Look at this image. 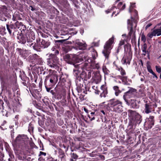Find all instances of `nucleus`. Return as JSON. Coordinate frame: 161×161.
<instances>
[{
  "instance_id": "obj_6",
  "label": "nucleus",
  "mask_w": 161,
  "mask_h": 161,
  "mask_svg": "<svg viewBox=\"0 0 161 161\" xmlns=\"http://www.w3.org/2000/svg\"><path fill=\"white\" fill-rule=\"evenodd\" d=\"M128 115L130 119V120L136 123L139 124L142 121V117L138 113L131 110H128Z\"/></svg>"
},
{
  "instance_id": "obj_63",
  "label": "nucleus",
  "mask_w": 161,
  "mask_h": 161,
  "mask_svg": "<svg viewBox=\"0 0 161 161\" xmlns=\"http://www.w3.org/2000/svg\"><path fill=\"white\" fill-rule=\"evenodd\" d=\"M130 61L129 59L128 58H127V61H126V64H130Z\"/></svg>"
},
{
  "instance_id": "obj_30",
  "label": "nucleus",
  "mask_w": 161,
  "mask_h": 161,
  "mask_svg": "<svg viewBox=\"0 0 161 161\" xmlns=\"http://www.w3.org/2000/svg\"><path fill=\"white\" fill-rule=\"evenodd\" d=\"M147 45L146 43H144L142 47V50L143 53H146V51H147Z\"/></svg>"
},
{
  "instance_id": "obj_42",
  "label": "nucleus",
  "mask_w": 161,
  "mask_h": 161,
  "mask_svg": "<svg viewBox=\"0 0 161 161\" xmlns=\"http://www.w3.org/2000/svg\"><path fill=\"white\" fill-rule=\"evenodd\" d=\"M141 39L142 41L144 42L146 41V38L145 36L143 34H142L141 36Z\"/></svg>"
},
{
  "instance_id": "obj_32",
  "label": "nucleus",
  "mask_w": 161,
  "mask_h": 161,
  "mask_svg": "<svg viewBox=\"0 0 161 161\" xmlns=\"http://www.w3.org/2000/svg\"><path fill=\"white\" fill-rule=\"evenodd\" d=\"M58 153L59 154V157H61L65 155L64 151L61 148H59L58 149Z\"/></svg>"
},
{
  "instance_id": "obj_62",
  "label": "nucleus",
  "mask_w": 161,
  "mask_h": 161,
  "mask_svg": "<svg viewBox=\"0 0 161 161\" xmlns=\"http://www.w3.org/2000/svg\"><path fill=\"white\" fill-rule=\"evenodd\" d=\"M124 42L123 41H121L119 44V46H121L124 44Z\"/></svg>"
},
{
  "instance_id": "obj_18",
  "label": "nucleus",
  "mask_w": 161,
  "mask_h": 161,
  "mask_svg": "<svg viewBox=\"0 0 161 161\" xmlns=\"http://www.w3.org/2000/svg\"><path fill=\"white\" fill-rule=\"evenodd\" d=\"M40 46L42 48H47L50 45V42L42 39L39 43Z\"/></svg>"
},
{
  "instance_id": "obj_29",
  "label": "nucleus",
  "mask_w": 161,
  "mask_h": 161,
  "mask_svg": "<svg viewBox=\"0 0 161 161\" xmlns=\"http://www.w3.org/2000/svg\"><path fill=\"white\" fill-rule=\"evenodd\" d=\"M138 93L139 94V96H138V97H143L145 96V94L143 89H139L138 91Z\"/></svg>"
},
{
  "instance_id": "obj_14",
  "label": "nucleus",
  "mask_w": 161,
  "mask_h": 161,
  "mask_svg": "<svg viewBox=\"0 0 161 161\" xmlns=\"http://www.w3.org/2000/svg\"><path fill=\"white\" fill-rule=\"evenodd\" d=\"M161 35V30L160 27L159 29H155L151 33H149L147 36L150 38L153 36H159Z\"/></svg>"
},
{
  "instance_id": "obj_64",
  "label": "nucleus",
  "mask_w": 161,
  "mask_h": 161,
  "mask_svg": "<svg viewBox=\"0 0 161 161\" xmlns=\"http://www.w3.org/2000/svg\"><path fill=\"white\" fill-rule=\"evenodd\" d=\"M15 15H14L13 16V17L12 18V20L14 21H15L16 20V18L15 16Z\"/></svg>"
},
{
  "instance_id": "obj_54",
  "label": "nucleus",
  "mask_w": 161,
  "mask_h": 161,
  "mask_svg": "<svg viewBox=\"0 0 161 161\" xmlns=\"http://www.w3.org/2000/svg\"><path fill=\"white\" fill-rule=\"evenodd\" d=\"M123 5V3L122 2H120L118 5L117 7L118 8H120L121 6Z\"/></svg>"
},
{
  "instance_id": "obj_28",
  "label": "nucleus",
  "mask_w": 161,
  "mask_h": 161,
  "mask_svg": "<svg viewBox=\"0 0 161 161\" xmlns=\"http://www.w3.org/2000/svg\"><path fill=\"white\" fill-rule=\"evenodd\" d=\"M16 29L17 30L20 28V26L22 25V23L21 22H19L18 21H17L14 24Z\"/></svg>"
},
{
  "instance_id": "obj_55",
  "label": "nucleus",
  "mask_w": 161,
  "mask_h": 161,
  "mask_svg": "<svg viewBox=\"0 0 161 161\" xmlns=\"http://www.w3.org/2000/svg\"><path fill=\"white\" fill-rule=\"evenodd\" d=\"M46 155V153L42 152L40 151V155H43L45 156Z\"/></svg>"
},
{
  "instance_id": "obj_52",
  "label": "nucleus",
  "mask_w": 161,
  "mask_h": 161,
  "mask_svg": "<svg viewBox=\"0 0 161 161\" xmlns=\"http://www.w3.org/2000/svg\"><path fill=\"white\" fill-rule=\"evenodd\" d=\"M150 53V50H149V49H148L147 51H146V53H143L142 54V55L144 56H145L146 55V54H149V53Z\"/></svg>"
},
{
  "instance_id": "obj_60",
  "label": "nucleus",
  "mask_w": 161,
  "mask_h": 161,
  "mask_svg": "<svg viewBox=\"0 0 161 161\" xmlns=\"http://www.w3.org/2000/svg\"><path fill=\"white\" fill-rule=\"evenodd\" d=\"M88 117L89 118V119H90L91 121H92L95 119V118L94 117H93L91 118V116L90 115H88Z\"/></svg>"
},
{
  "instance_id": "obj_34",
  "label": "nucleus",
  "mask_w": 161,
  "mask_h": 161,
  "mask_svg": "<svg viewBox=\"0 0 161 161\" xmlns=\"http://www.w3.org/2000/svg\"><path fill=\"white\" fill-rule=\"evenodd\" d=\"M88 64L87 63H84L83 64H82L81 65H79V67H80L83 69H85L87 65Z\"/></svg>"
},
{
  "instance_id": "obj_24",
  "label": "nucleus",
  "mask_w": 161,
  "mask_h": 161,
  "mask_svg": "<svg viewBox=\"0 0 161 161\" xmlns=\"http://www.w3.org/2000/svg\"><path fill=\"white\" fill-rule=\"evenodd\" d=\"M90 49L92 51V58L94 60H95L97 56V53L92 47L90 48Z\"/></svg>"
},
{
  "instance_id": "obj_53",
  "label": "nucleus",
  "mask_w": 161,
  "mask_h": 161,
  "mask_svg": "<svg viewBox=\"0 0 161 161\" xmlns=\"http://www.w3.org/2000/svg\"><path fill=\"white\" fill-rule=\"evenodd\" d=\"M65 155H64V156H63L60 157V158H61V161H65Z\"/></svg>"
},
{
  "instance_id": "obj_43",
  "label": "nucleus",
  "mask_w": 161,
  "mask_h": 161,
  "mask_svg": "<svg viewBox=\"0 0 161 161\" xmlns=\"http://www.w3.org/2000/svg\"><path fill=\"white\" fill-rule=\"evenodd\" d=\"M7 10V7L5 6H3L2 7L0 8V10L2 12L5 11Z\"/></svg>"
},
{
  "instance_id": "obj_58",
  "label": "nucleus",
  "mask_w": 161,
  "mask_h": 161,
  "mask_svg": "<svg viewBox=\"0 0 161 161\" xmlns=\"http://www.w3.org/2000/svg\"><path fill=\"white\" fill-rule=\"evenodd\" d=\"M64 41V40H56L55 41V42L56 43H57V42H60V43H62Z\"/></svg>"
},
{
  "instance_id": "obj_50",
  "label": "nucleus",
  "mask_w": 161,
  "mask_h": 161,
  "mask_svg": "<svg viewBox=\"0 0 161 161\" xmlns=\"http://www.w3.org/2000/svg\"><path fill=\"white\" fill-rule=\"evenodd\" d=\"M121 48V47L120 46H118L117 48L115 49H116V53L118 54L119 52V50H120Z\"/></svg>"
},
{
  "instance_id": "obj_44",
  "label": "nucleus",
  "mask_w": 161,
  "mask_h": 161,
  "mask_svg": "<svg viewBox=\"0 0 161 161\" xmlns=\"http://www.w3.org/2000/svg\"><path fill=\"white\" fill-rule=\"evenodd\" d=\"M115 6H113L111 8L108 9L107 10L105 11L106 13L108 14L111 12V11L113 10L115 8Z\"/></svg>"
},
{
  "instance_id": "obj_1",
  "label": "nucleus",
  "mask_w": 161,
  "mask_h": 161,
  "mask_svg": "<svg viewBox=\"0 0 161 161\" xmlns=\"http://www.w3.org/2000/svg\"><path fill=\"white\" fill-rule=\"evenodd\" d=\"M17 38L18 42L22 44H25L27 43V45L37 51H40V48L35 43H34L32 42L35 39V36L33 32H27L25 34H23L22 33L18 35Z\"/></svg>"
},
{
  "instance_id": "obj_51",
  "label": "nucleus",
  "mask_w": 161,
  "mask_h": 161,
  "mask_svg": "<svg viewBox=\"0 0 161 161\" xmlns=\"http://www.w3.org/2000/svg\"><path fill=\"white\" fill-rule=\"evenodd\" d=\"M147 69L148 71L150 73L151 72H152L153 70L151 69V67L150 66H148L147 67Z\"/></svg>"
},
{
  "instance_id": "obj_47",
  "label": "nucleus",
  "mask_w": 161,
  "mask_h": 161,
  "mask_svg": "<svg viewBox=\"0 0 161 161\" xmlns=\"http://www.w3.org/2000/svg\"><path fill=\"white\" fill-rule=\"evenodd\" d=\"M1 30L4 33L6 34V32H5L6 31V28L4 27L3 26H1Z\"/></svg>"
},
{
  "instance_id": "obj_10",
  "label": "nucleus",
  "mask_w": 161,
  "mask_h": 161,
  "mask_svg": "<svg viewBox=\"0 0 161 161\" xmlns=\"http://www.w3.org/2000/svg\"><path fill=\"white\" fill-rule=\"evenodd\" d=\"M126 103L128 105L130 106L131 108H139V105L137 103V100L135 98L131 97L130 98H127V101L125 99H124Z\"/></svg>"
},
{
  "instance_id": "obj_4",
  "label": "nucleus",
  "mask_w": 161,
  "mask_h": 161,
  "mask_svg": "<svg viewBox=\"0 0 161 161\" xmlns=\"http://www.w3.org/2000/svg\"><path fill=\"white\" fill-rule=\"evenodd\" d=\"M114 37L112 36L106 42L104 45V49L102 51V53L107 59H108L110 50L112 48V44L114 43Z\"/></svg>"
},
{
  "instance_id": "obj_48",
  "label": "nucleus",
  "mask_w": 161,
  "mask_h": 161,
  "mask_svg": "<svg viewBox=\"0 0 161 161\" xmlns=\"http://www.w3.org/2000/svg\"><path fill=\"white\" fill-rule=\"evenodd\" d=\"M9 26L10 29H11L16 30L15 26L14 24H12L9 25Z\"/></svg>"
},
{
  "instance_id": "obj_22",
  "label": "nucleus",
  "mask_w": 161,
  "mask_h": 161,
  "mask_svg": "<svg viewBox=\"0 0 161 161\" xmlns=\"http://www.w3.org/2000/svg\"><path fill=\"white\" fill-rule=\"evenodd\" d=\"M136 124L135 123L133 122L131 120L129 121V124L128 126V128L130 130L131 129H134L136 126Z\"/></svg>"
},
{
  "instance_id": "obj_5",
  "label": "nucleus",
  "mask_w": 161,
  "mask_h": 161,
  "mask_svg": "<svg viewBox=\"0 0 161 161\" xmlns=\"http://www.w3.org/2000/svg\"><path fill=\"white\" fill-rule=\"evenodd\" d=\"M58 76L55 74L50 72L44 80V84L53 86L55 85L58 81Z\"/></svg>"
},
{
  "instance_id": "obj_7",
  "label": "nucleus",
  "mask_w": 161,
  "mask_h": 161,
  "mask_svg": "<svg viewBox=\"0 0 161 161\" xmlns=\"http://www.w3.org/2000/svg\"><path fill=\"white\" fill-rule=\"evenodd\" d=\"M29 58L30 62L32 64V65H30L31 67L34 66L36 64L42 65L44 64V61L42 58L36 54L30 56Z\"/></svg>"
},
{
  "instance_id": "obj_39",
  "label": "nucleus",
  "mask_w": 161,
  "mask_h": 161,
  "mask_svg": "<svg viewBox=\"0 0 161 161\" xmlns=\"http://www.w3.org/2000/svg\"><path fill=\"white\" fill-rule=\"evenodd\" d=\"M6 28H7V29L8 30L9 34L10 35H11V34L12 33V30L10 29V28L9 25H8V24L6 25Z\"/></svg>"
},
{
  "instance_id": "obj_16",
  "label": "nucleus",
  "mask_w": 161,
  "mask_h": 161,
  "mask_svg": "<svg viewBox=\"0 0 161 161\" xmlns=\"http://www.w3.org/2000/svg\"><path fill=\"white\" fill-rule=\"evenodd\" d=\"M154 117L153 116H150L148 118L147 123L148 125V128L151 129L152 126L154 125Z\"/></svg>"
},
{
  "instance_id": "obj_46",
  "label": "nucleus",
  "mask_w": 161,
  "mask_h": 161,
  "mask_svg": "<svg viewBox=\"0 0 161 161\" xmlns=\"http://www.w3.org/2000/svg\"><path fill=\"white\" fill-rule=\"evenodd\" d=\"M72 157L75 159H76L78 158V156L76 154L73 153L72 154Z\"/></svg>"
},
{
  "instance_id": "obj_49",
  "label": "nucleus",
  "mask_w": 161,
  "mask_h": 161,
  "mask_svg": "<svg viewBox=\"0 0 161 161\" xmlns=\"http://www.w3.org/2000/svg\"><path fill=\"white\" fill-rule=\"evenodd\" d=\"M125 4L123 5L122 7L120 8V10H119V11L116 14L115 16H116L117 14H119L120 10H123L125 8Z\"/></svg>"
},
{
  "instance_id": "obj_37",
  "label": "nucleus",
  "mask_w": 161,
  "mask_h": 161,
  "mask_svg": "<svg viewBox=\"0 0 161 161\" xmlns=\"http://www.w3.org/2000/svg\"><path fill=\"white\" fill-rule=\"evenodd\" d=\"M28 128V130L30 132L33 131V126L31 123L29 124Z\"/></svg>"
},
{
  "instance_id": "obj_40",
  "label": "nucleus",
  "mask_w": 161,
  "mask_h": 161,
  "mask_svg": "<svg viewBox=\"0 0 161 161\" xmlns=\"http://www.w3.org/2000/svg\"><path fill=\"white\" fill-rule=\"evenodd\" d=\"M155 68L157 72L159 73H161V68L160 67L158 66H156Z\"/></svg>"
},
{
  "instance_id": "obj_23",
  "label": "nucleus",
  "mask_w": 161,
  "mask_h": 161,
  "mask_svg": "<svg viewBox=\"0 0 161 161\" xmlns=\"http://www.w3.org/2000/svg\"><path fill=\"white\" fill-rule=\"evenodd\" d=\"M115 66L116 68V69L120 72L121 76L126 75V72L121 67H118L117 65H115Z\"/></svg>"
},
{
  "instance_id": "obj_25",
  "label": "nucleus",
  "mask_w": 161,
  "mask_h": 161,
  "mask_svg": "<svg viewBox=\"0 0 161 161\" xmlns=\"http://www.w3.org/2000/svg\"><path fill=\"white\" fill-rule=\"evenodd\" d=\"M115 91V94L116 96H118L121 93V91L119 89V88L117 86H114L113 87Z\"/></svg>"
},
{
  "instance_id": "obj_57",
  "label": "nucleus",
  "mask_w": 161,
  "mask_h": 161,
  "mask_svg": "<svg viewBox=\"0 0 161 161\" xmlns=\"http://www.w3.org/2000/svg\"><path fill=\"white\" fill-rule=\"evenodd\" d=\"M100 67L98 63L96 64L95 65V68L98 69Z\"/></svg>"
},
{
  "instance_id": "obj_59",
  "label": "nucleus",
  "mask_w": 161,
  "mask_h": 161,
  "mask_svg": "<svg viewBox=\"0 0 161 161\" xmlns=\"http://www.w3.org/2000/svg\"><path fill=\"white\" fill-rule=\"evenodd\" d=\"M29 8L32 11H34V10H35V9L32 6H30Z\"/></svg>"
},
{
  "instance_id": "obj_12",
  "label": "nucleus",
  "mask_w": 161,
  "mask_h": 161,
  "mask_svg": "<svg viewBox=\"0 0 161 161\" xmlns=\"http://www.w3.org/2000/svg\"><path fill=\"white\" fill-rule=\"evenodd\" d=\"M156 107L157 105L156 103L152 105L151 103H147L145 104V108L144 111L145 113L148 114L151 112L153 108Z\"/></svg>"
},
{
  "instance_id": "obj_56",
  "label": "nucleus",
  "mask_w": 161,
  "mask_h": 161,
  "mask_svg": "<svg viewBox=\"0 0 161 161\" xmlns=\"http://www.w3.org/2000/svg\"><path fill=\"white\" fill-rule=\"evenodd\" d=\"M158 111L159 114H161L160 116H159V118H160V122L161 123V108L159 109V110Z\"/></svg>"
},
{
  "instance_id": "obj_26",
  "label": "nucleus",
  "mask_w": 161,
  "mask_h": 161,
  "mask_svg": "<svg viewBox=\"0 0 161 161\" xmlns=\"http://www.w3.org/2000/svg\"><path fill=\"white\" fill-rule=\"evenodd\" d=\"M119 78H120L122 81V83L125 85H127L128 82L127 81V77L124 76H119Z\"/></svg>"
},
{
  "instance_id": "obj_45",
  "label": "nucleus",
  "mask_w": 161,
  "mask_h": 161,
  "mask_svg": "<svg viewBox=\"0 0 161 161\" xmlns=\"http://www.w3.org/2000/svg\"><path fill=\"white\" fill-rule=\"evenodd\" d=\"M84 58L86 61L87 62H88L89 63L91 61V59H89L88 57L87 56H86V57L84 56Z\"/></svg>"
},
{
  "instance_id": "obj_27",
  "label": "nucleus",
  "mask_w": 161,
  "mask_h": 161,
  "mask_svg": "<svg viewBox=\"0 0 161 161\" xmlns=\"http://www.w3.org/2000/svg\"><path fill=\"white\" fill-rule=\"evenodd\" d=\"M18 159L21 160V161L26 160V156L24 154L23 155L21 154L18 155L17 156Z\"/></svg>"
},
{
  "instance_id": "obj_2",
  "label": "nucleus",
  "mask_w": 161,
  "mask_h": 161,
  "mask_svg": "<svg viewBox=\"0 0 161 161\" xmlns=\"http://www.w3.org/2000/svg\"><path fill=\"white\" fill-rule=\"evenodd\" d=\"M137 21L132 16L130 19L127 20V28L129 31V36L130 38L131 36V42L134 44H136L135 31L133 30V28H135L137 26Z\"/></svg>"
},
{
  "instance_id": "obj_15",
  "label": "nucleus",
  "mask_w": 161,
  "mask_h": 161,
  "mask_svg": "<svg viewBox=\"0 0 161 161\" xmlns=\"http://www.w3.org/2000/svg\"><path fill=\"white\" fill-rule=\"evenodd\" d=\"M82 81H81L80 80L77 79L76 81V85L77 86L76 89L78 92H81V90L83 87V83L84 79L82 80Z\"/></svg>"
},
{
  "instance_id": "obj_33",
  "label": "nucleus",
  "mask_w": 161,
  "mask_h": 161,
  "mask_svg": "<svg viewBox=\"0 0 161 161\" xmlns=\"http://www.w3.org/2000/svg\"><path fill=\"white\" fill-rule=\"evenodd\" d=\"M127 58L126 56H124L123 58L121 60V62L122 63V64H124L126 63Z\"/></svg>"
},
{
  "instance_id": "obj_38",
  "label": "nucleus",
  "mask_w": 161,
  "mask_h": 161,
  "mask_svg": "<svg viewBox=\"0 0 161 161\" xmlns=\"http://www.w3.org/2000/svg\"><path fill=\"white\" fill-rule=\"evenodd\" d=\"M4 103L2 100H0V109H4Z\"/></svg>"
},
{
  "instance_id": "obj_21",
  "label": "nucleus",
  "mask_w": 161,
  "mask_h": 161,
  "mask_svg": "<svg viewBox=\"0 0 161 161\" xmlns=\"http://www.w3.org/2000/svg\"><path fill=\"white\" fill-rule=\"evenodd\" d=\"M76 43L79 46L80 50H84L86 48V45L85 42L82 43L77 41Z\"/></svg>"
},
{
  "instance_id": "obj_61",
  "label": "nucleus",
  "mask_w": 161,
  "mask_h": 161,
  "mask_svg": "<svg viewBox=\"0 0 161 161\" xmlns=\"http://www.w3.org/2000/svg\"><path fill=\"white\" fill-rule=\"evenodd\" d=\"M9 155L10 156H11V158H9L8 159V161H12V156H14L13 155H10V154H9Z\"/></svg>"
},
{
  "instance_id": "obj_3",
  "label": "nucleus",
  "mask_w": 161,
  "mask_h": 161,
  "mask_svg": "<svg viewBox=\"0 0 161 161\" xmlns=\"http://www.w3.org/2000/svg\"><path fill=\"white\" fill-rule=\"evenodd\" d=\"M108 106L113 111L117 113H120L122 111L123 107L122 106V102L119 100L115 99H112L108 101Z\"/></svg>"
},
{
  "instance_id": "obj_19",
  "label": "nucleus",
  "mask_w": 161,
  "mask_h": 161,
  "mask_svg": "<svg viewBox=\"0 0 161 161\" xmlns=\"http://www.w3.org/2000/svg\"><path fill=\"white\" fill-rule=\"evenodd\" d=\"M92 78L97 82H100L101 80V75L99 72L94 73L92 75Z\"/></svg>"
},
{
  "instance_id": "obj_13",
  "label": "nucleus",
  "mask_w": 161,
  "mask_h": 161,
  "mask_svg": "<svg viewBox=\"0 0 161 161\" xmlns=\"http://www.w3.org/2000/svg\"><path fill=\"white\" fill-rule=\"evenodd\" d=\"M130 89L129 91L125 93L123 96V99H125L126 101H127V98H130L132 97L133 96V93L136 92V90L131 87H129Z\"/></svg>"
},
{
  "instance_id": "obj_11",
  "label": "nucleus",
  "mask_w": 161,
  "mask_h": 161,
  "mask_svg": "<svg viewBox=\"0 0 161 161\" xmlns=\"http://www.w3.org/2000/svg\"><path fill=\"white\" fill-rule=\"evenodd\" d=\"M27 137L24 135H19L16 138L15 142L16 144H21L22 145H24L25 144V142L26 141Z\"/></svg>"
},
{
  "instance_id": "obj_31",
  "label": "nucleus",
  "mask_w": 161,
  "mask_h": 161,
  "mask_svg": "<svg viewBox=\"0 0 161 161\" xmlns=\"http://www.w3.org/2000/svg\"><path fill=\"white\" fill-rule=\"evenodd\" d=\"M51 50L53 52V53H52V54H54L55 55H56L59 53L58 51L54 47H53L51 48Z\"/></svg>"
},
{
  "instance_id": "obj_17",
  "label": "nucleus",
  "mask_w": 161,
  "mask_h": 161,
  "mask_svg": "<svg viewBox=\"0 0 161 161\" xmlns=\"http://www.w3.org/2000/svg\"><path fill=\"white\" fill-rule=\"evenodd\" d=\"M92 72H88L87 74L85 72H83L80 75V77L82 80L84 79V80H87V79H89L91 77V74Z\"/></svg>"
},
{
  "instance_id": "obj_36",
  "label": "nucleus",
  "mask_w": 161,
  "mask_h": 161,
  "mask_svg": "<svg viewBox=\"0 0 161 161\" xmlns=\"http://www.w3.org/2000/svg\"><path fill=\"white\" fill-rule=\"evenodd\" d=\"M135 3H130V9L129 10V11L130 13L131 12L133 8L135 7Z\"/></svg>"
},
{
  "instance_id": "obj_20",
  "label": "nucleus",
  "mask_w": 161,
  "mask_h": 161,
  "mask_svg": "<svg viewBox=\"0 0 161 161\" xmlns=\"http://www.w3.org/2000/svg\"><path fill=\"white\" fill-rule=\"evenodd\" d=\"M101 89L102 92L100 95V97H106V95L108 93L106 87L105 86L103 85L101 86Z\"/></svg>"
},
{
  "instance_id": "obj_41",
  "label": "nucleus",
  "mask_w": 161,
  "mask_h": 161,
  "mask_svg": "<svg viewBox=\"0 0 161 161\" xmlns=\"http://www.w3.org/2000/svg\"><path fill=\"white\" fill-rule=\"evenodd\" d=\"M45 88H46L47 91L48 92H49L50 91V89H51V87H48V86H51L47 84V85H46V84H44Z\"/></svg>"
},
{
  "instance_id": "obj_9",
  "label": "nucleus",
  "mask_w": 161,
  "mask_h": 161,
  "mask_svg": "<svg viewBox=\"0 0 161 161\" xmlns=\"http://www.w3.org/2000/svg\"><path fill=\"white\" fill-rule=\"evenodd\" d=\"M64 59L67 63L70 64H74L79 61L78 57L75 54H67L64 56Z\"/></svg>"
},
{
  "instance_id": "obj_35",
  "label": "nucleus",
  "mask_w": 161,
  "mask_h": 161,
  "mask_svg": "<svg viewBox=\"0 0 161 161\" xmlns=\"http://www.w3.org/2000/svg\"><path fill=\"white\" fill-rule=\"evenodd\" d=\"M103 70L105 74L108 75L109 73V71L106 67H103Z\"/></svg>"
},
{
  "instance_id": "obj_8",
  "label": "nucleus",
  "mask_w": 161,
  "mask_h": 161,
  "mask_svg": "<svg viewBox=\"0 0 161 161\" xmlns=\"http://www.w3.org/2000/svg\"><path fill=\"white\" fill-rule=\"evenodd\" d=\"M58 59L54 54H50L47 59V65L51 68H56L58 64Z\"/></svg>"
}]
</instances>
